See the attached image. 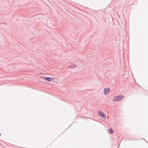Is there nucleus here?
<instances>
[{"label":"nucleus","mask_w":148,"mask_h":148,"mask_svg":"<svg viewBox=\"0 0 148 148\" xmlns=\"http://www.w3.org/2000/svg\"><path fill=\"white\" fill-rule=\"evenodd\" d=\"M124 96L122 95H118L115 96L114 99H113V101H118L121 100L123 98Z\"/></svg>","instance_id":"nucleus-1"},{"label":"nucleus","mask_w":148,"mask_h":148,"mask_svg":"<svg viewBox=\"0 0 148 148\" xmlns=\"http://www.w3.org/2000/svg\"><path fill=\"white\" fill-rule=\"evenodd\" d=\"M98 114L99 116L102 117L103 118L105 119L106 118V115L105 114L103 113L101 111H99L98 112Z\"/></svg>","instance_id":"nucleus-2"},{"label":"nucleus","mask_w":148,"mask_h":148,"mask_svg":"<svg viewBox=\"0 0 148 148\" xmlns=\"http://www.w3.org/2000/svg\"><path fill=\"white\" fill-rule=\"evenodd\" d=\"M43 78L45 80L49 82L51 81V77L44 76L43 77Z\"/></svg>","instance_id":"nucleus-3"},{"label":"nucleus","mask_w":148,"mask_h":148,"mask_svg":"<svg viewBox=\"0 0 148 148\" xmlns=\"http://www.w3.org/2000/svg\"><path fill=\"white\" fill-rule=\"evenodd\" d=\"M110 90L109 88H106L104 90V91L105 95L107 94L108 93V92Z\"/></svg>","instance_id":"nucleus-4"},{"label":"nucleus","mask_w":148,"mask_h":148,"mask_svg":"<svg viewBox=\"0 0 148 148\" xmlns=\"http://www.w3.org/2000/svg\"><path fill=\"white\" fill-rule=\"evenodd\" d=\"M109 132L110 133L112 134L113 132V131L111 128H110L109 130Z\"/></svg>","instance_id":"nucleus-5"},{"label":"nucleus","mask_w":148,"mask_h":148,"mask_svg":"<svg viewBox=\"0 0 148 148\" xmlns=\"http://www.w3.org/2000/svg\"><path fill=\"white\" fill-rule=\"evenodd\" d=\"M69 68H73V67H72V66H69L68 67Z\"/></svg>","instance_id":"nucleus-6"}]
</instances>
